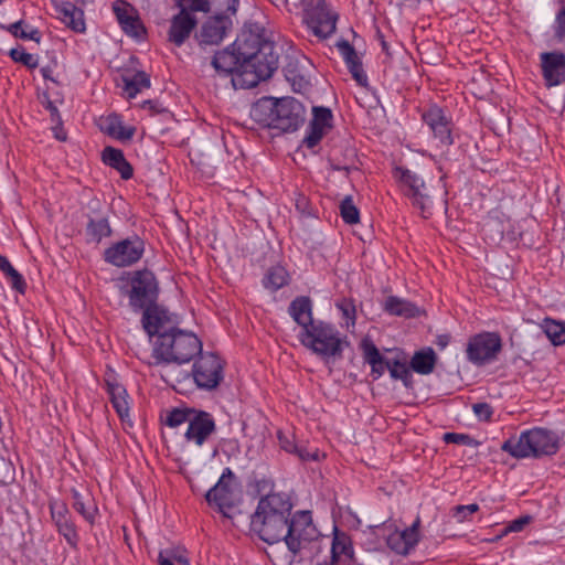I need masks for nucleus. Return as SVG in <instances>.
<instances>
[{
	"instance_id": "obj_6",
	"label": "nucleus",
	"mask_w": 565,
	"mask_h": 565,
	"mask_svg": "<svg viewBox=\"0 0 565 565\" xmlns=\"http://www.w3.org/2000/svg\"><path fill=\"white\" fill-rule=\"evenodd\" d=\"M298 338L303 347L327 362L342 356L344 341L330 323L317 321L309 329L300 330Z\"/></svg>"
},
{
	"instance_id": "obj_40",
	"label": "nucleus",
	"mask_w": 565,
	"mask_h": 565,
	"mask_svg": "<svg viewBox=\"0 0 565 565\" xmlns=\"http://www.w3.org/2000/svg\"><path fill=\"white\" fill-rule=\"evenodd\" d=\"M289 280V275L285 267L275 265L270 267L264 278V286L271 290H278L286 286Z\"/></svg>"
},
{
	"instance_id": "obj_20",
	"label": "nucleus",
	"mask_w": 565,
	"mask_h": 565,
	"mask_svg": "<svg viewBox=\"0 0 565 565\" xmlns=\"http://www.w3.org/2000/svg\"><path fill=\"white\" fill-rule=\"evenodd\" d=\"M117 21L122 31L135 39L143 38L146 30L135 8L126 1H116L113 6Z\"/></svg>"
},
{
	"instance_id": "obj_49",
	"label": "nucleus",
	"mask_w": 565,
	"mask_h": 565,
	"mask_svg": "<svg viewBox=\"0 0 565 565\" xmlns=\"http://www.w3.org/2000/svg\"><path fill=\"white\" fill-rule=\"evenodd\" d=\"M23 22L18 21L9 25L8 30L15 36L23 40H33L35 42H40V33L36 29H32L30 31H25L23 28Z\"/></svg>"
},
{
	"instance_id": "obj_31",
	"label": "nucleus",
	"mask_w": 565,
	"mask_h": 565,
	"mask_svg": "<svg viewBox=\"0 0 565 565\" xmlns=\"http://www.w3.org/2000/svg\"><path fill=\"white\" fill-rule=\"evenodd\" d=\"M288 311L301 330L309 329L317 322L312 318V303L308 297H298L292 300Z\"/></svg>"
},
{
	"instance_id": "obj_48",
	"label": "nucleus",
	"mask_w": 565,
	"mask_h": 565,
	"mask_svg": "<svg viewBox=\"0 0 565 565\" xmlns=\"http://www.w3.org/2000/svg\"><path fill=\"white\" fill-rule=\"evenodd\" d=\"M313 118L310 124L320 127L324 130L331 127L332 114L329 108L313 107Z\"/></svg>"
},
{
	"instance_id": "obj_21",
	"label": "nucleus",
	"mask_w": 565,
	"mask_h": 565,
	"mask_svg": "<svg viewBox=\"0 0 565 565\" xmlns=\"http://www.w3.org/2000/svg\"><path fill=\"white\" fill-rule=\"evenodd\" d=\"M358 556H354L351 537L341 531L334 530L331 543L330 565H356Z\"/></svg>"
},
{
	"instance_id": "obj_62",
	"label": "nucleus",
	"mask_w": 565,
	"mask_h": 565,
	"mask_svg": "<svg viewBox=\"0 0 565 565\" xmlns=\"http://www.w3.org/2000/svg\"><path fill=\"white\" fill-rule=\"evenodd\" d=\"M444 440L446 443H451V444H469L471 439L468 435H465V434L446 433L444 435Z\"/></svg>"
},
{
	"instance_id": "obj_59",
	"label": "nucleus",
	"mask_w": 565,
	"mask_h": 565,
	"mask_svg": "<svg viewBox=\"0 0 565 565\" xmlns=\"http://www.w3.org/2000/svg\"><path fill=\"white\" fill-rule=\"evenodd\" d=\"M388 362H390V360H385L384 358H382L380 360H376V361L370 363L371 374L374 380L380 379L384 374V372L387 370Z\"/></svg>"
},
{
	"instance_id": "obj_37",
	"label": "nucleus",
	"mask_w": 565,
	"mask_h": 565,
	"mask_svg": "<svg viewBox=\"0 0 565 565\" xmlns=\"http://www.w3.org/2000/svg\"><path fill=\"white\" fill-rule=\"evenodd\" d=\"M390 554L384 548H362L356 565H391Z\"/></svg>"
},
{
	"instance_id": "obj_11",
	"label": "nucleus",
	"mask_w": 565,
	"mask_h": 565,
	"mask_svg": "<svg viewBox=\"0 0 565 565\" xmlns=\"http://www.w3.org/2000/svg\"><path fill=\"white\" fill-rule=\"evenodd\" d=\"M158 297V284L153 273L139 270L131 278L129 303L135 310L154 305Z\"/></svg>"
},
{
	"instance_id": "obj_14",
	"label": "nucleus",
	"mask_w": 565,
	"mask_h": 565,
	"mask_svg": "<svg viewBox=\"0 0 565 565\" xmlns=\"http://www.w3.org/2000/svg\"><path fill=\"white\" fill-rule=\"evenodd\" d=\"M305 118L306 110L300 102L292 97L278 99L275 129L284 132L296 131L305 122Z\"/></svg>"
},
{
	"instance_id": "obj_42",
	"label": "nucleus",
	"mask_w": 565,
	"mask_h": 565,
	"mask_svg": "<svg viewBox=\"0 0 565 565\" xmlns=\"http://www.w3.org/2000/svg\"><path fill=\"white\" fill-rule=\"evenodd\" d=\"M543 330L554 345L565 344V324L552 319L543 321Z\"/></svg>"
},
{
	"instance_id": "obj_56",
	"label": "nucleus",
	"mask_w": 565,
	"mask_h": 565,
	"mask_svg": "<svg viewBox=\"0 0 565 565\" xmlns=\"http://www.w3.org/2000/svg\"><path fill=\"white\" fill-rule=\"evenodd\" d=\"M337 307L342 312L343 317L348 320V323L350 322L353 326L355 321L354 305L351 301L343 299L337 303Z\"/></svg>"
},
{
	"instance_id": "obj_45",
	"label": "nucleus",
	"mask_w": 565,
	"mask_h": 565,
	"mask_svg": "<svg viewBox=\"0 0 565 565\" xmlns=\"http://www.w3.org/2000/svg\"><path fill=\"white\" fill-rule=\"evenodd\" d=\"M196 412L194 408H174L168 413L166 424L170 427H178L184 423L189 425L191 416Z\"/></svg>"
},
{
	"instance_id": "obj_43",
	"label": "nucleus",
	"mask_w": 565,
	"mask_h": 565,
	"mask_svg": "<svg viewBox=\"0 0 565 565\" xmlns=\"http://www.w3.org/2000/svg\"><path fill=\"white\" fill-rule=\"evenodd\" d=\"M387 370L392 379L402 380L406 386L409 384L412 374L405 361L390 360Z\"/></svg>"
},
{
	"instance_id": "obj_19",
	"label": "nucleus",
	"mask_w": 565,
	"mask_h": 565,
	"mask_svg": "<svg viewBox=\"0 0 565 565\" xmlns=\"http://www.w3.org/2000/svg\"><path fill=\"white\" fill-rule=\"evenodd\" d=\"M418 526L419 519H416L409 527L403 531H399L392 522V531L386 535V546L399 555L408 554L418 542Z\"/></svg>"
},
{
	"instance_id": "obj_63",
	"label": "nucleus",
	"mask_w": 565,
	"mask_h": 565,
	"mask_svg": "<svg viewBox=\"0 0 565 565\" xmlns=\"http://www.w3.org/2000/svg\"><path fill=\"white\" fill-rule=\"evenodd\" d=\"M46 108L51 111L52 116H58L57 107L53 104V102H46Z\"/></svg>"
},
{
	"instance_id": "obj_54",
	"label": "nucleus",
	"mask_w": 565,
	"mask_h": 565,
	"mask_svg": "<svg viewBox=\"0 0 565 565\" xmlns=\"http://www.w3.org/2000/svg\"><path fill=\"white\" fill-rule=\"evenodd\" d=\"M58 532L65 537V540L71 544L72 546H75L77 543V533L75 530L74 524L71 522V520L63 521L62 523L57 524Z\"/></svg>"
},
{
	"instance_id": "obj_28",
	"label": "nucleus",
	"mask_w": 565,
	"mask_h": 565,
	"mask_svg": "<svg viewBox=\"0 0 565 565\" xmlns=\"http://www.w3.org/2000/svg\"><path fill=\"white\" fill-rule=\"evenodd\" d=\"M390 531H392V521L367 526L361 533V547L384 548L386 546V535Z\"/></svg>"
},
{
	"instance_id": "obj_9",
	"label": "nucleus",
	"mask_w": 565,
	"mask_h": 565,
	"mask_svg": "<svg viewBox=\"0 0 565 565\" xmlns=\"http://www.w3.org/2000/svg\"><path fill=\"white\" fill-rule=\"evenodd\" d=\"M502 350V339L497 332H481L468 341L467 359L476 365L494 361Z\"/></svg>"
},
{
	"instance_id": "obj_26",
	"label": "nucleus",
	"mask_w": 565,
	"mask_h": 565,
	"mask_svg": "<svg viewBox=\"0 0 565 565\" xmlns=\"http://www.w3.org/2000/svg\"><path fill=\"white\" fill-rule=\"evenodd\" d=\"M195 25L196 20L189 12H183L180 10V12L171 20L170 30L168 33L169 41L177 46H181L190 36Z\"/></svg>"
},
{
	"instance_id": "obj_38",
	"label": "nucleus",
	"mask_w": 565,
	"mask_h": 565,
	"mask_svg": "<svg viewBox=\"0 0 565 565\" xmlns=\"http://www.w3.org/2000/svg\"><path fill=\"white\" fill-rule=\"evenodd\" d=\"M73 507L90 524L94 523L97 508L89 494H82L73 490Z\"/></svg>"
},
{
	"instance_id": "obj_41",
	"label": "nucleus",
	"mask_w": 565,
	"mask_h": 565,
	"mask_svg": "<svg viewBox=\"0 0 565 565\" xmlns=\"http://www.w3.org/2000/svg\"><path fill=\"white\" fill-rule=\"evenodd\" d=\"M86 234L90 242L99 243L104 237L111 234V228L106 218L90 220L86 227Z\"/></svg>"
},
{
	"instance_id": "obj_51",
	"label": "nucleus",
	"mask_w": 565,
	"mask_h": 565,
	"mask_svg": "<svg viewBox=\"0 0 565 565\" xmlns=\"http://www.w3.org/2000/svg\"><path fill=\"white\" fill-rule=\"evenodd\" d=\"M158 556H163V558L170 561L171 564L179 565H190V561L185 554V551L181 548H170L166 551H161Z\"/></svg>"
},
{
	"instance_id": "obj_35",
	"label": "nucleus",
	"mask_w": 565,
	"mask_h": 565,
	"mask_svg": "<svg viewBox=\"0 0 565 565\" xmlns=\"http://www.w3.org/2000/svg\"><path fill=\"white\" fill-rule=\"evenodd\" d=\"M124 90L129 98H134L145 88L150 87V77L147 73L140 71L122 75Z\"/></svg>"
},
{
	"instance_id": "obj_36",
	"label": "nucleus",
	"mask_w": 565,
	"mask_h": 565,
	"mask_svg": "<svg viewBox=\"0 0 565 565\" xmlns=\"http://www.w3.org/2000/svg\"><path fill=\"white\" fill-rule=\"evenodd\" d=\"M384 309L391 315L405 318L416 317L419 313V309L414 303L395 296L386 299Z\"/></svg>"
},
{
	"instance_id": "obj_15",
	"label": "nucleus",
	"mask_w": 565,
	"mask_h": 565,
	"mask_svg": "<svg viewBox=\"0 0 565 565\" xmlns=\"http://www.w3.org/2000/svg\"><path fill=\"white\" fill-rule=\"evenodd\" d=\"M175 323V317L160 306L151 305L143 310L142 327L150 338L171 333L177 329Z\"/></svg>"
},
{
	"instance_id": "obj_53",
	"label": "nucleus",
	"mask_w": 565,
	"mask_h": 565,
	"mask_svg": "<svg viewBox=\"0 0 565 565\" xmlns=\"http://www.w3.org/2000/svg\"><path fill=\"white\" fill-rule=\"evenodd\" d=\"M479 510L477 503L468 505H457L452 509V516L458 523H463L469 520V516Z\"/></svg>"
},
{
	"instance_id": "obj_12",
	"label": "nucleus",
	"mask_w": 565,
	"mask_h": 565,
	"mask_svg": "<svg viewBox=\"0 0 565 565\" xmlns=\"http://www.w3.org/2000/svg\"><path fill=\"white\" fill-rule=\"evenodd\" d=\"M234 473L230 468H225L217 483L206 492V501L215 505L225 516H230V511L235 507L236 494L234 488Z\"/></svg>"
},
{
	"instance_id": "obj_61",
	"label": "nucleus",
	"mask_w": 565,
	"mask_h": 565,
	"mask_svg": "<svg viewBox=\"0 0 565 565\" xmlns=\"http://www.w3.org/2000/svg\"><path fill=\"white\" fill-rule=\"evenodd\" d=\"M531 521V516L524 515L519 519L513 520L510 522V524L507 526V532H520L524 529L525 525H527Z\"/></svg>"
},
{
	"instance_id": "obj_55",
	"label": "nucleus",
	"mask_w": 565,
	"mask_h": 565,
	"mask_svg": "<svg viewBox=\"0 0 565 565\" xmlns=\"http://www.w3.org/2000/svg\"><path fill=\"white\" fill-rule=\"evenodd\" d=\"M327 130L320 128V127H317L312 124L309 125V132L308 135L305 137L303 139V143L308 147V148H313L315 146H317L319 143V141L322 139L323 135L326 134Z\"/></svg>"
},
{
	"instance_id": "obj_2",
	"label": "nucleus",
	"mask_w": 565,
	"mask_h": 565,
	"mask_svg": "<svg viewBox=\"0 0 565 565\" xmlns=\"http://www.w3.org/2000/svg\"><path fill=\"white\" fill-rule=\"evenodd\" d=\"M292 507L291 498L285 492L271 491L259 499L252 518V525L264 542L268 544L281 542L291 518Z\"/></svg>"
},
{
	"instance_id": "obj_23",
	"label": "nucleus",
	"mask_w": 565,
	"mask_h": 565,
	"mask_svg": "<svg viewBox=\"0 0 565 565\" xmlns=\"http://www.w3.org/2000/svg\"><path fill=\"white\" fill-rule=\"evenodd\" d=\"M242 44L243 41H236L234 43L236 51H230L226 49L214 55L212 65L220 75H231L233 77L241 73L243 56L239 54V45Z\"/></svg>"
},
{
	"instance_id": "obj_18",
	"label": "nucleus",
	"mask_w": 565,
	"mask_h": 565,
	"mask_svg": "<svg viewBox=\"0 0 565 565\" xmlns=\"http://www.w3.org/2000/svg\"><path fill=\"white\" fill-rule=\"evenodd\" d=\"M423 120L434 134V138L438 140L441 146L448 147L452 145V124L441 108L437 106L429 107L423 114Z\"/></svg>"
},
{
	"instance_id": "obj_57",
	"label": "nucleus",
	"mask_w": 565,
	"mask_h": 565,
	"mask_svg": "<svg viewBox=\"0 0 565 565\" xmlns=\"http://www.w3.org/2000/svg\"><path fill=\"white\" fill-rule=\"evenodd\" d=\"M279 446L288 454H295L298 443H296L292 435H286L281 431L278 433Z\"/></svg>"
},
{
	"instance_id": "obj_27",
	"label": "nucleus",
	"mask_w": 565,
	"mask_h": 565,
	"mask_svg": "<svg viewBox=\"0 0 565 565\" xmlns=\"http://www.w3.org/2000/svg\"><path fill=\"white\" fill-rule=\"evenodd\" d=\"M277 106L278 99L263 97L252 106L250 118L262 127L275 129Z\"/></svg>"
},
{
	"instance_id": "obj_64",
	"label": "nucleus",
	"mask_w": 565,
	"mask_h": 565,
	"mask_svg": "<svg viewBox=\"0 0 565 565\" xmlns=\"http://www.w3.org/2000/svg\"><path fill=\"white\" fill-rule=\"evenodd\" d=\"M158 562L160 565H174V564H171L170 561L163 558V556H158Z\"/></svg>"
},
{
	"instance_id": "obj_10",
	"label": "nucleus",
	"mask_w": 565,
	"mask_h": 565,
	"mask_svg": "<svg viewBox=\"0 0 565 565\" xmlns=\"http://www.w3.org/2000/svg\"><path fill=\"white\" fill-rule=\"evenodd\" d=\"M223 370L224 363L218 355L204 353L193 364L192 375L198 387L213 390L222 382Z\"/></svg>"
},
{
	"instance_id": "obj_52",
	"label": "nucleus",
	"mask_w": 565,
	"mask_h": 565,
	"mask_svg": "<svg viewBox=\"0 0 565 565\" xmlns=\"http://www.w3.org/2000/svg\"><path fill=\"white\" fill-rule=\"evenodd\" d=\"M361 349L363 352L364 361L367 364L383 358L382 354L380 353L379 349L376 348V345L370 339H364L361 342Z\"/></svg>"
},
{
	"instance_id": "obj_13",
	"label": "nucleus",
	"mask_w": 565,
	"mask_h": 565,
	"mask_svg": "<svg viewBox=\"0 0 565 565\" xmlns=\"http://www.w3.org/2000/svg\"><path fill=\"white\" fill-rule=\"evenodd\" d=\"M143 250V242L138 236H134L108 247L104 253V257L107 263L114 266L126 267L137 263L141 258Z\"/></svg>"
},
{
	"instance_id": "obj_24",
	"label": "nucleus",
	"mask_w": 565,
	"mask_h": 565,
	"mask_svg": "<svg viewBox=\"0 0 565 565\" xmlns=\"http://www.w3.org/2000/svg\"><path fill=\"white\" fill-rule=\"evenodd\" d=\"M177 6L183 12H210L222 11L226 7V11L235 14L237 11V0H175Z\"/></svg>"
},
{
	"instance_id": "obj_34",
	"label": "nucleus",
	"mask_w": 565,
	"mask_h": 565,
	"mask_svg": "<svg viewBox=\"0 0 565 565\" xmlns=\"http://www.w3.org/2000/svg\"><path fill=\"white\" fill-rule=\"evenodd\" d=\"M436 359L435 351L431 348H425L414 353L411 360V367L418 374L428 375L435 369Z\"/></svg>"
},
{
	"instance_id": "obj_29",
	"label": "nucleus",
	"mask_w": 565,
	"mask_h": 565,
	"mask_svg": "<svg viewBox=\"0 0 565 565\" xmlns=\"http://www.w3.org/2000/svg\"><path fill=\"white\" fill-rule=\"evenodd\" d=\"M58 19L75 32H84V12L72 2H62L55 6Z\"/></svg>"
},
{
	"instance_id": "obj_44",
	"label": "nucleus",
	"mask_w": 565,
	"mask_h": 565,
	"mask_svg": "<svg viewBox=\"0 0 565 565\" xmlns=\"http://www.w3.org/2000/svg\"><path fill=\"white\" fill-rule=\"evenodd\" d=\"M340 214L347 224H355L360 220L359 209L354 205L352 196H345L340 203Z\"/></svg>"
},
{
	"instance_id": "obj_7",
	"label": "nucleus",
	"mask_w": 565,
	"mask_h": 565,
	"mask_svg": "<svg viewBox=\"0 0 565 565\" xmlns=\"http://www.w3.org/2000/svg\"><path fill=\"white\" fill-rule=\"evenodd\" d=\"M299 6L303 22L316 36L327 39L334 33L338 15L324 0H300Z\"/></svg>"
},
{
	"instance_id": "obj_17",
	"label": "nucleus",
	"mask_w": 565,
	"mask_h": 565,
	"mask_svg": "<svg viewBox=\"0 0 565 565\" xmlns=\"http://www.w3.org/2000/svg\"><path fill=\"white\" fill-rule=\"evenodd\" d=\"M215 431L216 423L214 417L207 412L196 409L191 416L184 437L188 443L201 447Z\"/></svg>"
},
{
	"instance_id": "obj_22",
	"label": "nucleus",
	"mask_w": 565,
	"mask_h": 565,
	"mask_svg": "<svg viewBox=\"0 0 565 565\" xmlns=\"http://www.w3.org/2000/svg\"><path fill=\"white\" fill-rule=\"evenodd\" d=\"M543 76L548 86L559 85L565 77V55L561 52L541 54Z\"/></svg>"
},
{
	"instance_id": "obj_25",
	"label": "nucleus",
	"mask_w": 565,
	"mask_h": 565,
	"mask_svg": "<svg viewBox=\"0 0 565 565\" xmlns=\"http://www.w3.org/2000/svg\"><path fill=\"white\" fill-rule=\"evenodd\" d=\"M337 47L343 57L352 77L361 86L367 85V76L363 70L362 61L354 47L345 40L337 43Z\"/></svg>"
},
{
	"instance_id": "obj_50",
	"label": "nucleus",
	"mask_w": 565,
	"mask_h": 565,
	"mask_svg": "<svg viewBox=\"0 0 565 565\" xmlns=\"http://www.w3.org/2000/svg\"><path fill=\"white\" fill-rule=\"evenodd\" d=\"M51 516L55 523V525L62 523L63 521L70 520L68 518V509L66 504L58 500H53L50 502Z\"/></svg>"
},
{
	"instance_id": "obj_4",
	"label": "nucleus",
	"mask_w": 565,
	"mask_h": 565,
	"mask_svg": "<svg viewBox=\"0 0 565 565\" xmlns=\"http://www.w3.org/2000/svg\"><path fill=\"white\" fill-rule=\"evenodd\" d=\"M320 533L312 522L310 511L295 512L287 523V529L281 537L288 550L296 555L303 557L307 553H319L322 548Z\"/></svg>"
},
{
	"instance_id": "obj_1",
	"label": "nucleus",
	"mask_w": 565,
	"mask_h": 565,
	"mask_svg": "<svg viewBox=\"0 0 565 565\" xmlns=\"http://www.w3.org/2000/svg\"><path fill=\"white\" fill-rule=\"evenodd\" d=\"M239 54L243 56L241 73L233 76L235 88H253L259 82L269 78L278 67V55L274 44L249 34L239 45Z\"/></svg>"
},
{
	"instance_id": "obj_5",
	"label": "nucleus",
	"mask_w": 565,
	"mask_h": 565,
	"mask_svg": "<svg viewBox=\"0 0 565 565\" xmlns=\"http://www.w3.org/2000/svg\"><path fill=\"white\" fill-rule=\"evenodd\" d=\"M558 437L545 428H533L505 440L501 449L514 458L551 456L558 450Z\"/></svg>"
},
{
	"instance_id": "obj_8",
	"label": "nucleus",
	"mask_w": 565,
	"mask_h": 565,
	"mask_svg": "<svg viewBox=\"0 0 565 565\" xmlns=\"http://www.w3.org/2000/svg\"><path fill=\"white\" fill-rule=\"evenodd\" d=\"M394 175L406 190V194L413 200V204L422 211L424 217H428L434 198L423 177L402 167L395 169Z\"/></svg>"
},
{
	"instance_id": "obj_47",
	"label": "nucleus",
	"mask_w": 565,
	"mask_h": 565,
	"mask_svg": "<svg viewBox=\"0 0 565 565\" xmlns=\"http://www.w3.org/2000/svg\"><path fill=\"white\" fill-rule=\"evenodd\" d=\"M9 55L14 62L21 63L29 68H35L39 65L38 57L21 47L11 49Z\"/></svg>"
},
{
	"instance_id": "obj_30",
	"label": "nucleus",
	"mask_w": 565,
	"mask_h": 565,
	"mask_svg": "<svg viewBox=\"0 0 565 565\" xmlns=\"http://www.w3.org/2000/svg\"><path fill=\"white\" fill-rule=\"evenodd\" d=\"M100 129L106 132L108 136L114 137L121 141L130 140L135 132L136 128L132 126H125L121 118L111 114L105 118L100 119Z\"/></svg>"
},
{
	"instance_id": "obj_3",
	"label": "nucleus",
	"mask_w": 565,
	"mask_h": 565,
	"mask_svg": "<svg viewBox=\"0 0 565 565\" xmlns=\"http://www.w3.org/2000/svg\"><path fill=\"white\" fill-rule=\"evenodd\" d=\"M202 352L200 339L192 332L174 329L171 333H163L152 342V359L148 364L162 363L183 364L190 362Z\"/></svg>"
},
{
	"instance_id": "obj_32",
	"label": "nucleus",
	"mask_w": 565,
	"mask_h": 565,
	"mask_svg": "<svg viewBox=\"0 0 565 565\" xmlns=\"http://www.w3.org/2000/svg\"><path fill=\"white\" fill-rule=\"evenodd\" d=\"M103 161L109 167L116 169L124 180H129L132 177L134 169L125 159L121 150L113 147H106L103 151Z\"/></svg>"
},
{
	"instance_id": "obj_33",
	"label": "nucleus",
	"mask_w": 565,
	"mask_h": 565,
	"mask_svg": "<svg viewBox=\"0 0 565 565\" xmlns=\"http://www.w3.org/2000/svg\"><path fill=\"white\" fill-rule=\"evenodd\" d=\"M107 392L110 396V402L116 409L119 417L125 420L129 417V404L126 388L118 384L107 382Z\"/></svg>"
},
{
	"instance_id": "obj_58",
	"label": "nucleus",
	"mask_w": 565,
	"mask_h": 565,
	"mask_svg": "<svg viewBox=\"0 0 565 565\" xmlns=\"http://www.w3.org/2000/svg\"><path fill=\"white\" fill-rule=\"evenodd\" d=\"M472 411L480 420H489L493 414L488 403H476L472 405Z\"/></svg>"
},
{
	"instance_id": "obj_39",
	"label": "nucleus",
	"mask_w": 565,
	"mask_h": 565,
	"mask_svg": "<svg viewBox=\"0 0 565 565\" xmlns=\"http://www.w3.org/2000/svg\"><path fill=\"white\" fill-rule=\"evenodd\" d=\"M0 270L8 278L11 288L19 294H24L26 290V282L22 275L12 266L6 256L0 255Z\"/></svg>"
},
{
	"instance_id": "obj_46",
	"label": "nucleus",
	"mask_w": 565,
	"mask_h": 565,
	"mask_svg": "<svg viewBox=\"0 0 565 565\" xmlns=\"http://www.w3.org/2000/svg\"><path fill=\"white\" fill-rule=\"evenodd\" d=\"M294 455L302 462L320 461L324 458V454H322L317 447L309 444H298L297 450Z\"/></svg>"
},
{
	"instance_id": "obj_16",
	"label": "nucleus",
	"mask_w": 565,
	"mask_h": 565,
	"mask_svg": "<svg viewBox=\"0 0 565 565\" xmlns=\"http://www.w3.org/2000/svg\"><path fill=\"white\" fill-rule=\"evenodd\" d=\"M214 12L215 14L207 19L201 28L199 35L201 44L217 45L232 29L231 15L233 14L226 11V7L222 11Z\"/></svg>"
},
{
	"instance_id": "obj_60",
	"label": "nucleus",
	"mask_w": 565,
	"mask_h": 565,
	"mask_svg": "<svg viewBox=\"0 0 565 565\" xmlns=\"http://www.w3.org/2000/svg\"><path fill=\"white\" fill-rule=\"evenodd\" d=\"M555 22V36L558 40L565 39V8L557 13Z\"/></svg>"
}]
</instances>
